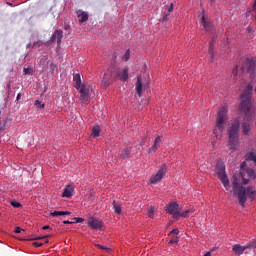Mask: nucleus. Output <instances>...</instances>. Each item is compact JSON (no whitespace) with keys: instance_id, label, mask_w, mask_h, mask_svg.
Wrapping results in <instances>:
<instances>
[{"instance_id":"c756f323","label":"nucleus","mask_w":256,"mask_h":256,"mask_svg":"<svg viewBox=\"0 0 256 256\" xmlns=\"http://www.w3.org/2000/svg\"><path fill=\"white\" fill-rule=\"evenodd\" d=\"M155 211H157V207H155V206H150V208H149V210H148V217H150L151 219H153V215H154Z\"/></svg>"},{"instance_id":"9b49d317","label":"nucleus","mask_w":256,"mask_h":256,"mask_svg":"<svg viewBox=\"0 0 256 256\" xmlns=\"http://www.w3.org/2000/svg\"><path fill=\"white\" fill-rule=\"evenodd\" d=\"M246 70L250 75H255L256 73V61L253 59H246L245 61Z\"/></svg>"},{"instance_id":"f704fd0d","label":"nucleus","mask_w":256,"mask_h":256,"mask_svg":"<svg viewBox=\"0 0 256 256\" xmlns=\"http://www.w3.org/2000/svg\"><path fill=\"white\" fill-rule=\"evenodd\" d=\"M169 243H170L171 245H173V244H175V243H179V237H174L173 239H171V240L169 241Z\"/></svg>"},{"instance_id":"c9c22d12","label":"nucleus","mask_w":256,"mask_h":256,"mask_svg":"<svg viewBox=\"0 0 256 256\" xmlns=\"http://www.w3.org/2000/svg\"><path fill=\"white\" fill-rule=\"evenodd\" d=\"M130 57H131V53H130L129 50H127V51L125 52V54H124V59H125V61H127Z\"/></svg>"},{"instance_id":"1a4fd4ad","label":"nucleus","mask_w":256,"mask_h":256,"mask_svg":"<svg viewBox=\"0 0 256 256\" xmlns=\"http://www.w3.org/2000/svg\"><path fill=\"white\" fill-rule=\"evenodd\" d=\"M165 173H167V165L163 164L161 166V169H159L158 172L156 173V175L151 177L150 182L153 185H156V183L161 182V179L165 177Z\"/></svg>"},{"instance_id":"473e14b6","label":"nucleus","mask_w":256,"mask_h":256,"mask_svg":"<svg viewBox=\"0 0 256 256\" xmlns=\"http://www.w3.org/2000/svg\"><path fill=\"white\" fill-rule=\"evenodd\" d=\"M35 106L37 107V109H45V104H42L39 100H36Z\"/></svg>"},{"instance_id":"a211bd4d","label":"nucleus","mask_w":256,"mask_h":256,"mask_svg":"<svg viewBox=\"0 0 256 256\" xmlns=\"http://www.w3.org/2000/svg\"><path fill=\"white\" fill-rule=\"evenodd\" d=\"M159 147H161V136H157L153 146L149 149L148 153H155V151H157V149H159Z\"/></svg>"},{"instance_id":"e433bc0d","label":"nucleus","mask_w":256,"mask_h":256,"mask_svg":"<svg viewBox=\"0 0 256 256\" xmlns=\"http://www.w3.org/2000/svg\"><path fill=\"white\" fill-rule=\"evenodd\" d=\"M74 223H83L85 219L83 218H73Z\"/></svg>"},{"instance_id":"de8ad7c7","label":"nucleus","mask_w":256,"mask_h":256,"mask_svg":"<svg viewBox=\"0 0 256 256\" xmlns=\"http://www.w3.org/2000/svg\"><path fill=\"white\" fill-rule=\"evenodd\" d=\"M63 215H71V212H69V211H63Z\"/></svg>"},{"instance_id":"2eb2a0df","label":"nucleus","mask_w":256,"mask_h":256,"mask_svg":"<svg viewBox=\"0 0 256 256\" xmlns=\"http://www.w3.org/2000/svg\"><path fill=\"white\" fill-rule=\"evenodd\" d=\"M149 84H144L141 81V76H138L137 82H136V93L138 94L139 97H141V95H143V87H148Z\"/></svg>"},{"instance_id":"8fccbe9b","label":"nucleus","mask_w":256,"mask_h":256,"mask_svg":"<svg viewBox=\"0 0 256 256\" xmlns=\"http://www.w3.org/2000/svg\"><path fill=\"white\" fill-rule=\"evenodd\" d=\"M213 133H214V135H216V137H217V129H214Z\"/></svg>"},{"instance_id":"5701e85b","label":"nucleus","mask_w":256,"mask_h":256,"mask_svg":"<svg viewBox=\"0 0 256 256\" xmlns=\"http://www.w3.org/2000/svg\"><path fill=\"white\" fill-rule=\"evenodd\" d=\"M131 156V148H124L120 155L121 159H129Z\"/></svg>"},{"instance_id":"39448f33","label":"nucleus","mask_w":256,"mask_h":256,"mask_svg":"<svg viewBox=\"0 0 256 256\" xmlns=\"http://www.w3.org/2000/svg\"><path fill=\"white\" fill-rule=\"evenodd\" d=\"M216 174L223 186L227 189L229 187V177H227V172H225V164L223 162H218L216 164Z\"/></svg>"},{"instance_id":"dca6fc26","label":"nucleus","mask_w":256,"mask_h":256,"mask_svg":"<svg viewBox=\"0 0 256 256\" xmlns=\"http://www.w3.org/2000/svg\"><path fill=\"white\" fill-rule=\"evenodd\" d=\"M117 78L120 79V81H127V79H129V71L126 68L118 70Z\"/></svg>"},{"instance_id":"f3484780","label":"nucleus","mask_w":256,"mask_h":256,"mask_svg":"<svg viewBox=\"0 0 256 256\" xmlns=\"http://www.w3.org/2000/svg\"><path fill=\"white\" fill-rule=\"evenodd\" d=\"M172 11H173V4H170V6H166L163 17L161 18L162 23L169 21V15H171Z\"/></svg>"},{"instance_id":"ea45409f","label":"nucleus","mask_w":256,"mask_h":256,"mask_svg":"<svg viewBox=\"0 0 256 256\" xmlns=\"http://www.w3.org/2000/svg\"><path fill=\"white\" fill-rule=\"evenodd\" d=\"M21 231H25V230H23L21 227H16L14 232L21 233Z\"/></svg>"},{"instance_id":"09e8293b","label":"nucleus","mask_w":256,"mask_h":256,"mask_svg":"<svg viewBox=\"0 0 256 256\" xmlns=\"http://www.w3.org/2000/svg\"><path fill=\"white\" fill-rule=\"evenodd\" d=\"M204 256H211V251H209L206 254H204Z\"/></svg>"},{"instance_id":"f257e3e1","label":"nucleus","mask_w":256,"mask_h":256,"mask_svg":"<svg viewBox=\"0 0 256 256\" xmlns=\"http://www.w3.org/2000/svg\"><path fill=\"white\" fill-rule=\"evenodd\" d=\"M253 84L249 83L240 94V112L244 115V120L240 123L242 127V135L249 136L253 129V116H251V108L253 107Z\"/></svg>"},{"instance_id":"58836bf2","label":"nucleus","mask_w":256,"mask_h":256,"mask_svg":"<svg viewBox=\"0 0 256 256\" xmlns=\"http://www.w3.org/2000/svg\"><path fill=\"white\" fill-rule=\"evenodd\" d=\"M32 69L31 68H24L23 72L25 75H29L31 73Z\"/></svg>"},{"instance_id":"aec40b11","label":"nucleus","mask_w":256,"mask_h":256,"mask_svg":"<svg viewBox=\"0 0 256 256\" xmlns=\"http://www.w3.org/2000/svg\"><path fill=\"white\" fill-rule=\"evenodd\" d=\"M77 17L79 19V23H85V21H89V14L87 12H81V10L77 11Z\"/></svg>"},{"instance_id":"393cba45","label":"nucleus","mask_w":256,"mask_h":256,"mask_svg":"<svg viewBox=\"0 0 256 256\" xmlns=\"http://www.w3.org/2000/svg\"><path fill=\"white\" fill-rule=\"evenodd\" d=\"M113 209L117 215H121L122 213L121 204L117 203V201L115 200L113 201Z\"/></svg>"},{"instance_id":"7ed1b4c3","label":"nucleus","mask_w":256,"mask_h":256,"mask_svg":"<svg viewBox=\"0 0 256 256\" xmlns=\"http://www.w3.org/2000/svg\"><path fill=\"white\" fill-rule=\"evenodd\" d=\"M241 129V121L239 119L234 120L228 127L229 145L235 147L239 141V131Z\"/></svg>"},{"instance_id":"a18cd8bd","label":"nucleus","mask_w":256,"mask_h":256,"mask_svg":"<svg viewBox=\"0 0 256 256\" xmlns=\"http://www.w3.org/2000/svg\"><path fill=\"white\" fill-rule=\"evenodd\" d=\"M42 229H43L44 231H47V229H51V227H50L49 225H46V226H43Z\"/></svg>"},{"instance_id":"3c124183","label":"nucleus","mask_w":256,"mask_h":256,"mask_svg":"<svg viewBox=\"0 0 256 256\" xmlns=\"http://www.w3.org/2000/svg\"><path fill=\"white\" fill-rule=\"evenodd\" d=\"M17 99H21V94H18V95H17Z\"/></svg>"},{"instance_id":"a878e982","label":"nucleus","mask_w":256,"mask_h":256,"mask_svg":"<svg viewBox=\"0 0 256 256\" xmlns=\"http://www.w3.org/2000/svg\"><path fill=\"white\" fill-rule=\"evenodd\" d=\"M244 248L247 250H255L256 249V240H252L248 242L246 245H244Z\"/></svg>"},{"instance_id":"6e6552de","label":"nucleus","mask_w":256,"mask_h":256,"mask_svg":"<svg viewBox=\"0 0 256 256\" xmlns=\"http://www.w3.org/2000/svg\"><path fill=\"white\" fill-rule=\"evenodd\" d=\"M87 223H88V227L93 229L94 231H99V229L103 228V221L93 216H89L87 218Z\"/></svg>"},{"instance_id":"6ab92c4d","label":"nucleus","mask_w":256,"mask_h":256,"mask_svg":"<svg viewBox=\"0 0 256 256\" xmlns=\"http://www.w3.org/2000/svg\"><path fill=\"white\" fill-rule=\"evenodd\" d=\"M232 251L235 253V255H243V253H245L246 249H245V246H242L240 244H235L232 247Z\"/></svg>"},{"instance_id":"7c9ffc66","label":"nucleus","mask_w":256,"mask_h":256,"mask_svg":"<svg viewBox=\"0 0 256 256\" xmlns=\"http://www.w3.org/2000/svg\"><path fill=\"white\" fill-rule=\"evenodd\" d=\"M49 235L43 236V237H38V238H30L28 241H39V239H46L44 243H49V239H47Z\"/></svg>"},{"instance_id":"72a5a7b5","label":"nucleus","mask_w":256,"mask_h":256,"mask_svg":"<svg viewBox=\"0 0 256 256\" xmlns=\"http://www.w3.org/2000/svg\"><path fill=\"white\" fill-rule=\"evenodd\" d=\"M11 205H12V207H14L15 209H19V207H21V203L16 202V201H11Z\"/></svg>"},{"instance_id":"79ce46f5","label":"nucleus","mask_w":256,"mask_h":256,"mask_svg":"<svg viewBox=\"0 0 256 256\" xmlns=\"http://www.w3.org/2000/svg\"><path fill=\"white\" fill-rule=\"evenodd\" d=\"M64 225H72V223H75V222H71L69 220H65L63 221Z\"/></svg>"},{"instance_id":"37998d69","label":"nucleus","mask_w":256,"mask_h":256,"mask_svg":"<svg viewBox=\"0 0 256 256\" xmlns=\"http://www.w3.org/2000/svg\"><path fill=\"white\" fill-rule=\"evenodd\" d=\"M252 11H254V13H256V0L254 1V4L252 6Z\"/></svg>"},{"instance_id":"423d86ee","label":"nucleus","mask_w":256,"mask_h":256,"mask_svg":"<svg viewBox=\"0 0 256 256\" xmlns=\"http://www.w3.org/2000/svg\"><path fill=\"white\" fill-rule=\"evenodd\" d=\"M225 121H227V107L223 106L220 111H218L216 119V127L219 129L220 133L225 131Z\"/></svg>"},{"instance_id":"5fc2aeb1","label":"nucleus","mask_w":256,"mask_h":256,"mask_svg":"<svg viewBox=\"0 0 256 256\" xmlns=\"http://www.w3.org/2000/svg\"><path fill=\"white\" fill-rule=\"evenodd\" d=\"M211 2H213L214 0H210Z\"/></svg>"},{"instance_id":"0eeeda50","label":"nucleus","mask_w":256,"mask_h":256,"mask_svg":"<svg viewBox=\"0 0 256 256\" xmlns=\"http://www.w3.org/2000/svg\"><path fill=\"white\" fill-rule=\"evenodd\" d=\"M240 179H242L243 185H249L251 179H256V172L252 168L240 169Z\"/></svg>"},{"instance_id":"2f4dec72","label":"nucleus","mask_w":256,"mask_h":256,"mask_svg":"<svg viewBox=\"0 0 256 256\" xmlns=\"http://www.w3.org/2000/svg\"><path fill=\"white\" fill-rule=\"evenodd\" d=\"M51 217H61L63 216V211H54L50 213Z\"/></svg>"},{"instance_id":"4468645a","label":"nucleus","mask_w":256,"mask_h":256,"mask_svg":"<svg viewBox=\"0 0 256 256\" xmlns=\"http://www.w3.org/2000/svg\"><path fill=\"white\" fill-rule=\"evenodd\" d=\"M113 77V71L108 70L105 72L104 77L102 79V83H104V87H109L111 85V79Z\"/></svg>"},{"instance_id":"a19ab883","label":"nucleus","mask_w":256,"mask_h":256,"mask_svg":"<svg viewBox=\"0 0 256 256\" xmlns=\"http://www.w3.org/2000/svg\"><path fill=\"white\" fill-rule=\"evenodd\" d=\"M33 245H34V247H42L43 243H41V242H34Z\"/></svg>"},{"instance_id":"412c9836","label":"nucleus","mask_w":256,"mask_h":256,"mask_svg":"<svg viewBox=\"0 0 256 256\" xmlns=\"http://www.w3.org/2000/svg\"><path fill=\"white\" fill-rule=\"evenodd\" d=\"M73 81H74V87L75 89H79L83 85H81V75L79 74H74L73 76Z\"/></svg>"},{"instance_id":"f8f14e48","label":"nucleus","mask_w":256,"mask_h":256,"mask_svg":"<svg viewBox=\"0 0 256 256\" xmlns=\"http://www.w3.org/2000/svg\"><path fill=\"white\" fill-rule=\"evenodd\" d=\"M63 40V30H56L50 38V43L57 41L58 47H61V41Z\"/></svg>"},{"instance_id":"4c0bfd02","label":"nucleus","mask_w":256,"mask_h":256,"mask_svg":"<svg viewBox=\"0 0 256 256\" xmlns=\"http://www.w3.org/2000/svg\"><path fill=\"white\" fill-rule=\"evenodd\" d=\"M169 235H179V229H178V228L173 229V230L169 233Z\"/></svg>"},{"instance_id":"ddd939ff","label":"nucleus","mask_w":256,"mask_h":256,"mask_svg":"<svg viewBox=\"0 0 256 256\" xmlns=\"http://www.w3.org/2000/svg\"><path fill=\"white\" fill-rule=\"evenodd\" d=\"M201 25L203 26V28L205 29V31L211 32L213 33L215 27L213 26V24L211 22H209L207 20V18H205V15H202L201 18Z\"/></svg>"},{"instance_id":"20e7f679","label":"nucleus","mask_w":256,"mask_h":256,"mask_svg":"<svg viewBox=\"0 0 256 256\" xmlns=\"http://www.w3.org/2000/svg\"><path fill=\"white\" fill-rule=\"evenodd\" d=\"M166 212L169 213V215L173 216V219H179V217H187L189 213H193V210L188 209L184 212H181V208L179 207V203L177 202H171L167 208Z\"/></svg>"},{"instance_id":"cd10ccee","label":"nucleus","mask_w":256,"mask_h":256,"mask_svg":"<svg viewBox=\"0 0 256 256\" xmlns=\"http://www.w3.org/2000/svg\"><path fill=\"white\" fill-rule=\"evenodd\" d=\"M95 247H97V249H100V251H104V253H109L111 251V249H109L108 247L100 244H95Z\"/></svg>"},{"instance_id":"c85d7f7f","label":"nucleus","mask_w":256,"mask_h":256,"mask_svg":"<svg viewBox=\"0 0 256 256\" xmlns=\"http://www.w3.org/2000/svg\"><path fill=\"white\" fill-rule=\"evenodd\" d=\"M214 47H215V44L213 42H210L208 53H209L211 59H213V57L215 55V53L213 52Z\"/></svg>"},{"instance_id":"c03bdc74","label":"nucleus","mask_w":256,"mask_h":256,"mask_svg":"<svg viewBox=\"0 0 256 256\" xmlns=\"http://www.w3.org/2000/svg\"><path fill=\"white\" fill-rule=\"evenodd\" d=\"M245 167H247V162H243V163L241 164V169H247V168H245Z\"/></svg>"},{"instance_id":"49530a36","label":"nucleus","mask_w":256,"mask_h":256,"mask_svg":"<svg viewBox=\"0 0 256 256\" xmlns=\"http://www.w3.org/2000/svg\"><path fill=\"white\" fill-rule=\"evenodd\" d=\"M37 45L40 46V45H43V43H42L41 41L36 42V43L34 44V47H37Z\"/></svg>"},{"instance_id":"4be33fe9","label":"nucleus","mask_w":256,"mask_h":256,"mask_svg":"<svg viewBox=\"0 0 256 256\" xmlns=\"http://www.w3.org/2000/svg\"><path fill=\"white\" fill-rule=\"evenodd\" d=\"M62 197H67L68 199H70V197H73V187H66L62 193Z\"/></svg>"},{"instance_id":"f03ea898","label":"nucleus","mask_w":256,"mask_h":256,"mask_svg":"<svg viewBox=\"0 0 256 256\" xmlns=\"http://www.w3.org/2000/svg\"><path fill=\"white\" fill-rule=\"evenodd\" d=\"M233 191L237 193V198L242 207H245L247 199L255 201L256 199V187L255 186H241V173L239 175L232 176Z\"/></svg>"},{"instance_id":"603ef678","label":"nucleus","mask_w":256,"mask_h":256,"mask_svg":"<svg viewBox=\"0 0 256 256\" xmlns=\"http://www.w3.org/2000/svg\"><path fill=\"white\" fill-rule=\"evenodd\" d=\"M233 73L237 74V68L233 70Z\"/></svg>"},{"instance_id":"864d4df0","label":"nucleus","mask_w":256,"mask_h":256,"mask_svg":"<svg viewBox=\"0 0 256 256\" xmlns=\"http://www.w3.org/2000/svg\"><path fill=\"white\" fill-rule=\"evenodd\" d=\"M51 67H55V64H51Z\"/></svg>"},{"instance_id":"b1692460","label":"nucleus","mask_w":256,"mask_h":256,"mask_svg":"<svg viewBox=\"0 0 256 256\" xmlns=\"http://www.w3.org/2000/svg\"><path fill=\"white\" fill-rule=\"evenodd\" d=\"M246 161H253V163H255L256 165V153L255 152H248L246 154Z\"/></svg>"},{"instance_id":"bb28decb","label":"nucleus","mask_w":256,"mask_h":256,"mask_svg":"<svg viewBox=\"0 0 256 256\" xmlns=\"http://www.w3.org/2000/svg\"><path fill=\"white\" fill-rule=\"evenodd\" d=\"M100 133H101V127H99V125L94 126L92 129L93 137H99Z\"/></svg>"},{"instance_id":"9d476101","label":"nucleus","mask_w":256,"mask_h":256,"mask_svg":"<svg viewBox=\"0 0 256 256\" xmlns=\"http://www.w3.org/2000/svg\"><path fill=\"white\" fill-rule=\"evenodd\" d=\"M79 93L81 103H85L87 105V103H89V86L83 84L79 88Z\"/></svg>"}]
</instances>
